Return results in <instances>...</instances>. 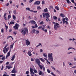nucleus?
Segmentation results:
<instances>
[{
  "label": "nucleus",
  "instance_id": "14",
  "mask_svg": "<svg viewBox=\"0 0 76 76\" xmlns=\"http://www.w3.org/2000/svg\"><path fill=\"white\" fill-rule=\"evenodd\" d=\"M39 60H41L42 62H44V63H45V60H44L42 58H39Z\"/></svg>",
  "mask_w": 76,
  "mask_h": 76
},
{
  "label": "nucleus",
  "instance_id": "33",
  "mask_svg": "<svg viewBox=\"0 0 76 76\" xmlns=\"http://www.w3.org/2000/svg\"><path fill=\"white\" fill-rule=\"evenodd\" d=\"M13 19H14V20H15V19H16V16H15V15H13Z\"/></svg>",
  "mask_w": 76,
  "mask_h": 76
},
{
  "label": "nucleus",
  "instance_id": "47",
  "mask_svg": "<svg viewBox=\"0 0 76 76\" xmlns=\"http://www.w3.org/2000/svg\"><path fill=\"white\" fill-rule=\"evenodd\" d=\"M36 34H39V31H36Z\"/></svg>",
  "mask_w": 76,
  "mask_h": 76
},
{
  "label": "nucleus",
  "instance_id": "1",
  "mask_svg": "<svg viewBox=\"0 0 76 76\" xmlns=\"http://www.w3.org/2000/svg\"><path fill=\"white\" fill-rule=\"evenodd\" d=\"M28 30L26 28H22L21 30V33H22V34L23 35H26V33L28 34Z\"/></svg>",
  "mask_w": 76,
  "mask_h": 76
},
{
  "label": "nucleus",
  "instance_id": "34",
  "mask_svg": "<svg viewBox=\"0 0 76 76\" xmlns=\"http://www.w3.org/2000/svg\"><path fill=\"white\" fill-rule=\"evenodd\" d=\"M43 56L45 57H47V55H45V53L43 54Z\"/></svg>",
  "mask_w": 76,
  "mask_h": 76
},
{
  "label": "nucleus",
  "instance_id": "8",
  "mask_svg": "<svg viewBox=\"0 0 76 76\" xmlns=\"http://www.w3.org/2000/svg\"><path fill=\"white\" fill-rule=\"evenodd\" d=\"M40 68V69H42L44 71H45V67L44 66H43L42 65H40V66H39Z\"/></svg>",
  "mask_w": 76,
  "mask_h": 76
},
{
  "label": "nucleus",
  "instance_id": "17",
  "mask_svg": "<svg viewBox=\"0 0 76 76\" xmlns=\"http://www.w3.org/2000/svg\"><path fill=\"white\" fill-rule=\"evenodd\" d=\"M7 68H8V69L9 70L10 69H12V66H7Z\"/></svg>",
  "mask_w": 76,
  "mask_h": 76
},
{
  "label": "nucleus",
  "instance_id": "53",
  "mask_svg": "<svg viewBox=\"0 0 76 76\" xmlns=\"http://www.w3.org/2000/svg\"><path fill=\"white\" fill-rule=\"evenodd\" d=\"M42 4H45V2H44V1H42Z\"/></svg>",
  "mask_w": 76,
  "mask_h": 76
},
{
  "label": "nucleus",
  "instance_id": "16",
  "mask_svg": "<svg viewBox=\"0 0 76 76\" xmlns=\"http://www.w3.org/2000/svg\"><path fill=\"white\" fill-rule=\"evenodd\" d=\"M60 16H61V17H62V18H64L65 16V15H64L62 13L60 14Z\"/></svg>",
  "mask_w": 76,
  "mask_h": 76
},
{
  "label": "nucleus",
  "instance_id": "21",
  "mask_svg": "<svg viewBox=\"0 0 76 76\" xmlns=\"http://www.w3.org/2000/svg\"><path fill=\"white\" fill-rule=\"evenodd\" d=\"M35 31H36L35 29H33L31 31V33L32 34H34L35 32Z\"/></svg>",
  "mask_w": 76,
  "mask_h": 76
},
{
  "label": "nucleus",
  "instance_id": "58",
  "mask_svg": "<svg viewBox=\"0 0 76 76\" xmlns=\"http://www.w3.org/2000/svg\"><path fill=\"white\" fill-rule=\"evenodd\" d=\"M31 61H34V58H31Z\"/></svg>",
  "mask_w": 76,
  "mask_h": 76
},
{
  "label": "nucleus",
  "instance_id": "4",
  "mask_svg": "<svg viewBox=\"0 0 76 76\" xmlns=\"http://www.w3.org/2000/svg\"><path fill=\"white\" fill-rule=\"evenodd\" d=\"M58 28H60V26H59V24L56 23L54 25V29L56 30H57V29Z\"/></svg>",
  "mask_w": 76,
  "mask_h": 76
},
{
  "label": "nucleus",
  "instance_id": "44",
  "mask_svg": "<svg viewBox=\"0 0 76 76\" xmlns=\"http://www.w3.org/2000/svg\"><path fill=\"white\" fill-rule=\"evenodd\" d=\"M51 68H52L53 70H56V69L53 67V66H51Z\"/></svg>",
  "mask_w": 76,
  "mask_h": 76
},
{
  "label": "nucleus",
  "instance_id": "51",
  "mask_svg": "<svg viewBox=\"0 0 76 76\" xmlns=\"http://www.w3.org/2000/svg\"><path fill=\"white\" fill-rule=\"evenodd\" d=\"M65 20H66L67 21H68L69 20V19H68V18L66 17L65 18Z\"/></svg>",
  "mask_w": 76,
  "mask_h": 76
},
{
  "label": "nucleus",
  "instance_id": "10",
  "mask_svg": "<svg viewBox=\"0 0 76 76\" xmlns=\"http://www.w3.org/2000/svg\"><path fill=\"white\" fill-rule=\"evenodd\" d=\"M26 45H30V42H29V40L28 39H27L26 40Z\"/></svg>",
  "mask_w": 76,
  "mask_h": 76
},
{
  "label": "nucleus",
  "instance_id": "59",
  "mask_svg": "<svg viewBox=\"0 0 76 76\" xmlns=\"http://www.w3.org/2000/svg\"><path fill=\"white\" fill-rule=\"evenodd\" d=\"M10 37H12V36H10L8 37L7 38V39H9V38H10Z\"/></svg>",
  "mask_w": 76,
  "mask_h": 76
},
{
  "label": "nucleus",
  "instance_id": "49",
  "mask_svg": "<svg viewBox=\"0 0 76 76\" xmlns=\"http://www.w3.org/2000/svg\"><path fill=\"white\" fill-rule=\"evenodd\" d=\"M9 63H10V62H7L5 64H6V65H8V64H9Z\"/></svg>",
  "mask_w": 76,
  "mask_h": 76
},
{
  "label": "nucleus",
  "instance_id": "50",
  "mask_svg": "<svg viewBox=\"0 0 76 76\" xmlns=\"http://www.w3.org/2000/svg\"><path fill=\"white\" fill-rule=\"evenodd\" d=\"M5 59V57L4 56L1 59L2 60H4Z\"/></svg>",
  "mask_w": 76,
  "mask_h": 76
},
{
  "label": "nucleus",
  "instance_id": "62",
  "mask_svg": "<svg viewBox=\"0 0 76 76\" xmlns=\"http://www.w3.org/2000/svg\"><path fill=\"white\" fill-rule=\"evenodd\" d=\"M30 74H32L31 75H32V74H33V75H35V73H34V72H32L31 73H30Z\"/></svg>",
  "mask_w": 76,
  "mask_h": 76
},
{
  "label": "nucleus",
  "instance_id": "55",
  "mask_svg": "<svg viewBox=\"0 0 76 76\" xmlns=\"http://www.w3.org/2000/svg\"><path fill=\"white\" fill-rule=\"evenodd\" d=\"M11 75H12V76H16L15 74H11Z\"/></svg>",
  "mask_w": 76,
  "mask_h": 76
},
{
  "label": "nucleus",
  "instance_id": "32",
  "mask_svg": "<svg viewBox=\"0 0 76 76\" xmlns=\"http://www.w3.org/2000/svg\"><path fill=\"white\" fill-rule=\"evenodd\" d=\"M41 24L42 25H43V24H44V21H42L40 23V25H41Z\"/></svg>",
  "mask_w": 76,
  "mask_h": 76
},
{
  "label": "nucleus",
  "instance_id": "5",
  "mask_svg": "<svg viewBox=\"0 0 76 76\" xmlns=\"http://www.w3.org/2000/svg\"><path fill=\"white\" fill-rule=\"evenodd\" d=\"M35 62H36V63L38 65V66H41V65H40V61L38 59H37L35 61Z\"/></svg>",
  "mask_w": 76,
  "mask_h": 76
},
{
  "label": "nucleus",
  "instance_id": "36",
  "mask_svg": "<svg viewBox=\"0 0 76 76\" xmlns=\"http://www.w3.org/2000/svg\"><path fill=\"white\" fill-rule=\"evenodd\" d=\"M29 71H27L26 72V74L28 75V74H29Z\"/></svg>",
  "mask_w": 76,
  "mask_h": 76
},
{
  "label": "nucleus",
  "instance_id": "22",
  "mask_svg": "<svg viewBox=\"0 0 76 76\" xmlns=\"http://www.w3.org/2000/svg\"><path fill=\"white\" fill-rule=\"evenodd\" d=\"M31 23H32V24H35L36 23V22L35 21H34V20H32L31 22Z\"/></svg>",
  "mask_w": 76,
  "mask_h": 76
},
{
  "label": "nucleus",
  "instance_id": "46",
  "mask_svg": "<svg viewBox=\"0 0 76 76\" xmlns=\"http://www.w3.org/2000/svg\"><path fill=\"white\" fill-rule=\"evenodd\" d=\"M7 15V13H5L4 15V17H6V16Z\"/></svg>",
  "mask_w": 76,
  "mask_h": 76
},
{
  "label": "nucleus",
  "instance_id": "43",
  "mask_svg": "<svg viewBox=\"0 0 76 76\" xmlns=\"http://www.w3.org/2000/svg\"><path fill=\"white\" fill-rule=\"evenodd\" d=\"M55 47H58V46H59V45H58L57 44H55Z\"/></svg>",
  "mask_w": 76,
  "mask_h": 76
},
{
  "label": "nucleus",
  "instance_id": "12",
  "mask_svg": "<svg viewBox=\"0 0 76 76\" xmlns=\"http://www.w3.org/2000/svg\"><path fill=\"white\" fill-rule=\"evenodd\" d=\"M28 54L29 56H32V53H31V52L30 51H28Z\"/></svg>",
  "mask_w": 76,
  "mask_h": 76
},
{
  "label": "nucleus",
  "instance_id": "27",
  "mask_svg": "<svg viewBox=\"0 0 76 76\" xmlns=\"http://www.w3.org/2000/svg\"><path fill=\"white\" fill-rule=\"evenodd\" d=\"M66 1L68 4H70V3H71V2H70V1L69 0H66Z\"/></svg>",
  "mask_w": 76,
  "mask_h": 76
},
{
  "label": "nucleus",
  "instance_id": "18",
  "mask_svg": "<svg viewBox=\"0 0 76 76\" xmlns=\"http://www.w3.org/2000/svg\"><path fill=\"white\" fill-rule=\"evenodd\" d=\"M30 73H32V72H33V69L30 68Z\"/></svg>",
  "mask_w": 76,
  "mask_h": 76
},
{
  "label": "nucleus",
  "instance_id": "15",
  "mask_svg": "<svg viewBox=\"0 0 76 76\" xmlns=\"http://www.w3.org/2000/svg\"><path fill=\"white\" fill-rule=\"evenodd\" d=\"M43 73V72L41 71V70H39V75H42Z\"/></svg>",
  "mask_w": 76,
  "mask_h": 76
},
{
  "label": "nucleus",
  "instance_id": "6",
  "mask_svg": "<svg viewBox=\"0 0 76 76\" xmlns=\"http://www.w3.org/2000/svg\"><path fill=\"white\" fill-rule=\"evenodd\" d=\"M19 25L18 24V23H16L15 24V26H14V28L15 29H17L18 30V27L19 26Z\"/></svg>",
  "mask_w": 76,
  "mask_h": 76
},
{
  "label": "nucleus",
  "instance_id": "11",
  "mask_svg": "<svg viewBox=\"0 0 76 76\" xmlns=\"http://www.w3.org/2000/svg\"><path fill=\"white\" fill-rule=\"evenodd\" d=\"M15 55L16 54H15L12 57V59H11L12 61H13V60H15Z\"/></svg>",
  "mask_w": 76,
  "mask_h": 76
},
{
  "label": "nucleus",
  "instance_id": "61",
  "mask_svg": "<svg viewBox=\"0 0 76 76\" xmlns=\"http://www.w3.org/2000/svg\"><path fill=\"white\" fill-rule=\"evenodd\" d=\"M62 21L63 22H65V18H63L62 19Z\"/></svg>",
  "mask_w": 76,
  "mask_h": 76
},
{
  "label": "nucleus",
  "instance_id": "9",
  "mask_svg": "<svg viewBox=\"0 0 76 76\" xmlns=\"http://www.w3.org/2000/svg\"><path fill=\"white\" fill-rule=\"evenodd\" d=\"M40 4V1H36L34 3V5H38Z\"/></svg>",
  "mask_w": 76,
  "mask_h": 76
},
{
  "label": "nucleus",
  "instance_id": "40",
  "mask_svg": "<svg viewBox=\"0 0 76 76\" xmlns=\"http://www.w3.org/2000/svg\"><path fill=\"white\" fill-rule=\"evenodd\" d=\"M42 26H40L39 27H38V29H42Z\"/></svg>",
  "mask_w": 76,
  "mask_h": 76
},
{
  "label": "nucleus",
  "instance_id": "52",
  "mask_svg": "<svg viewBox=\"0 0 76 76\" xmlns=\"http://www.w3.org/2000/svg\"><path fill=\"white\" fill-rule=\"evenodd\" d=\"M14 63H15V62H11V63H10V65H12V64H14Z\"/></svg>",
  "mask_w": 76,
  "mask_h": 76
},
{
  "label": "nucleus",
  "instance_id": "42",
  "mask_svg": "<svg viewBox=\"0 0 76 76\" xmlns=\"http://www.w3.org/2000/svg\"><path fill=\"white\" fill-rule=\"evenodd\" d=\"M13 13L14 14H16V10L14 11Z\"/></svg>",
  "mask_w": 76,
  "mask_h": 76
},
{
  "label": "nucleus",
  "instance_id": "3",
  "mask_svg": "<svg viewBox=\"0 0 76 76\" xmlns=\"http://www.w3.org/2000/svg\"><path fill=\"white\" fill-rule=\"evenodd\" d=\"M42 15L43 17V18H45V16H46V18L48 19V20H49L48 19H49V18L50 17V15H49V14H48V13H46L45 14L43 13H42Z\"/></svg>",
  "mask_w": 76,
  "mask_h": 76
},
{
  "label": "nucleus",
  "instance_id": "63",
  "mask_svg": "<svg viewBox=\"0 0 76 76\" xmlns=\"http://www.w3.org/2000/svg\"><path fill=\"white\" fill-rule=\"evenodd\" d=\"M71 1L72 2V3H74L75 2L74 1V0H71Z\"/></svg>",
  "mask_w": 76,
  "mask_h": 76
},
{
  "label": "nucleus",
  "instance_id": "29",
  "mask_svg": "<svg viewBox=\"0 0 76 76\" xmlns=\"http://www.w3.org/2000/svg\"><path fill=\"white\" fill-rule=\"evenodd\" d=\"M5 26L6 27V31L7 30V29L8 28V26H6V25L5 24Z\"/></svg>",
  "mask_w": 76,
  "mask_h": 76
},
{
  "label": "nucleus",
  "instance_id": "39",
  "mask_svg": "<svg viewBox=\"0 0 76 76\" xmlns=\"http://www.w3.org/2000/svg\"><path fill=\"white\" fill-rule=\"evenodd\" d=\"M51 75H53V76H56L55 75V74H54V73H53V72H51Z\"/></svg>",
  "mask_w": 76,
  "mask_h": 76
},
{
  "label": "nucleus",
  "instance_id": "24",
  "mask_svg": "<svg viewBox=\"0 0 76 76\" xmlns=\"http://www.w3.org/2000/svg\"><path fill=\"white\" fill-rule=\"evenodd\" d=\"M55 9H56L57 10H59V8H58V7L57 6L56 7Z\"/></svg>",
  "mask_w": 76,
  "mask_h": 76
},
{
  "label": "nucleus",
  "instance_id": "13",
  "mask_svg": "<svg viewBox=\"0 0 76 76\" xmlns=\"http://www.w3.org/2000/svg\"><path fill=\"white\" fill-rule=\"evenodd\" d=\"M12 73H16V71L15 70V69H14L12 71Z\"/></svg>",
  "mask_w": 76,
  "mask_h": 76
},
{
  "label": "nucleus",
  "instance_id": "48",
  "mask_svg": "<svg viewBox=\"0 0 76 76\" xmlns=\"http://www.w3.org/2000/svg\"><path fill=\"white\" fill-rule=\"evenodd\" d=\"M33 1L34 0H30L29 2V3H32Z\"/></svg>",
  "mask_w": 76,
  "mask_h": 76
},
{
  "label": "nucleus",
  "instance_id": "28",
  "mask_svg": "<svg viewBox=\"0 0 76 76\" xmlns=\"http://www.w3.org/2000/svg\"><path fill=\"white\" fill-rule=\"evenodd\" d=\"M41 9V7L40 6H38L37 7V9L38 10H40Z\"/></svg>",
  "mask_w": 76,
  "mask_h": 76
},
{
  "label": "nucleus",
  "instance_id": "30",
  "mask_svg": "<svg viewBox=\"0 0 76 76\" xmlns=\"http://www.w3.org/2000/svg\"><path fill=\"white\" fill-rule=\"evenodd\" d=\"M33 71H34V73H37V70L36 69L33 70Z\"/></svg>",
  "mask_w": 76,
  "mask_h": 76
},
{
  "label": "nucleus",
  "instance_id": "57",
  "mask_svg": "<svg viewBox=\"0 0 76 76\" xmlns=\"http://www.w3.org/2000/svg\"><path fill=\"white\" fill-rule=\"evenodd\" d=\"M31 28H33V29H34V28H35V27L34 26H31Z\"/></svg>",
  "mask_w": 76,
  "mask_h": 76
},
{
  "label": "nucleus",
  "instance_id": "25",
  "mask_svg": "<svg viewBox=\"0 0 76 76\" xmlns=\"http://www.w3.org/2000/svg\"><path fill=\"white\" fill-rule=\"evenodd\" d=\"M8 50H9V47L5 49V51H6V52H7L8 51Z\"/></svg>",
  "mask_w": 76,
  "mask_h": 76
},
{
  "label": "nucleus",
  "instance_id": "7",
  "mask_svg": "<svg viewBox=\"0 0 76 76\" xmlns=\"http://www.w3.org/2000/svg\"><path fill=\"white\" fill-rule=\"evenodd\" d=\"M7 46H8V44H6L4 48L3 49V51L4 54H6V52L5 51V50H6V47H7Z\"/></svg>",
  "mask_w": 76,
  "mask_h": 76
},
{
  "label": "nucleus",
  "instance_id": "45",
  "mask_svg": "<svg viewBox=\"0 0 76 76\" xmlns=\"http://www.w3.org/2000/svg\"><path fill=\"white\" fill-rule=\"evenodd\" d=\"M13 47V45H11L10 46V48H12Z\"/></svg>",
  "mask_w": 76,
  "mask_h": 76
},
{
  "label": "nucleus",
  "instance_id": "20",
  "mask_svg": "<svg viewBox=\"0 0 76 76\" xmlns=\"http://www.w3.org/2000/svg\"><path fill=\"white\" fill-rule=\"evenodd\" d=\"M53 18L54 20H56L57 19V16H53Z\"/></svg>",
  "mask_w": 76,
  "mask_h": 76
},
{
  "label": "nucleus",
  "instance_id": "35",
  "mask_svg": "<svg viewBox=\"0 0 76 76\" xmlns=\"http://www.w3.org/2000/svg\"><path fill=\"white\" fill-rule=\"evenodd\" d=\"M13 34H14V35H16L17 34V33L16 31H14V32H13Z\"/></svg>",
  "mask_w": 76,
  "mask_h": 76
},
{
  "label": "nucleus",
  "instance_id": "54",
  "mask_svg": "<svg viewBox=\"0 0 76 76\" xmlns=\"http://www.w3.org/2000/svg\"><path fill=\"white\" fill-rule=\"evenodd\" d=\"M72 47H70L68 48V50H71V49H72Z\"/></svg>",
  "mask_w": 76,
  "mask_h": 76
},
{
  "label": "nucleus",
  "instance_id": "37",
  "mask_svg": "<svg viewBox=\"0 0 76 76\" xmlns=\"http://www.w3.org/2000/svg\"><path fill=\"white\" fill-rule=\"evenodd\" d=\"M10 53L9 52H8V53L7 55V56H10Z\"/></svg>",
  "mask_w": 76,
  "mask_h": 76
},
{
  "label": "nucleus",
  "instance_id": "56",
  "mask_svg": "<svg viewBox=\"0 0 76 76\" xmlns=\"http://www.w3.org/2000/svg\"><path fill=\"white\" fill-rule=\"evenodd\" d=\"M58 21H60V18H58Z\"/></svg>",
  "mask_w": 76,
  "mask_h": 76
},
{
  "label": "nucleus",
  "instance_id": "41",
  "mask_svg": "<svg viewBox=\"0 0 76 76\" xmlns=\"http://www.w3.org/2000/svg\"><path fill=\"white\" fill-rule=\"evenodd\" d=\"M1 32L2 33L4 32V29L3 28H2L1 29Z\"/></svg>",
  "mask_w": 76,
  "mask_h": 76
},
{
  "label": "nucleus",
  "instance_id": "31",
  "mask_svg": "<svg viewBox=\"0 0 76 76\" xmlns=\"http://www.w3.org/2000/svg\"><path fill=\"white\" fill-rule=\"evenodd\" d=\"M47 71L48 73H50V72H51L50 71V70L49 69H48Z\"/></svg>",
  "mask_w": 76,
  "mask_h": 76
},
{
  "label": "nucleus",
  "instance_id": "2",
  "mask_svg": "<svg viewBox=\"0 0 76 76\" xmlns=\"http://www.w3.org/2000/svg\"><path fill=\"white\" fill-rule=\"evenodd\" d=\"M53 53H48V60L51 61H53V57L52 56Z\"/></svg>",
  "mask_w": 76,
  "mask_h": 76
},
{
  "label": "nucleus",
  "instance_id": "26",
  "mask_svg": "<svg viewBox=\"0 0 76 76\" xmlns=\"http://www.w3.org/2000/svg\"><path fill=\"white\" fill-rule=\"evenodd\" d=\"M11 16H10V15H9L8 17V20H9V19H10V18H11Z\"/></svg>",
  "mask_w": 76,
  "mask_h": 76
},
{
  "label": "nucleus",
  "instance_id": "60",
  "mask_svg": "<svg viewBox=\"0 0 76 76\" xmlns=\"http://www.w3.org/2000/svg\"><path fill=\"white\" fill-rule=\"evenodd\" d=\"M4 18L5 20H7V18H6V17H4Z\"/></svg>",
  "mask_w": 76,
  "mask_h": 76
},
{
  "label": "nucleus",
  "instance_id": "64",
  "mask_svg": "<svg viewBox=\"0 0 76 76\" xmlns=\"http://www.w3.org/2000/svg\"><path fill=\"white\" fill-rule=\"evenodd\" d=\"M72 52H68L67 53V54H70L71 53H72Z\"/></svg>",
  "mask_w": 76,
  "mask_h": 76
},
{
  "label": "nucleus",
  "instance_id": "38",
  "mask_svg": "<svg viewBox=\"0 0 76 76\" xmlns=\"http://www.w3.org/2000/svg\"><path fill=\"white\" fill-rule=\"evenodd\" d=\"M30 10L29 8H26V10H29V11H30Z\"/></svg>",
  "mask_w": 76,
  "mask_h": 76
},
{
  "label": "nucleus",
  "instance_id": "23",
  "mask_svg": "<svg viewBox=\"0 0 76 76\" xmlns=\"http://www.w3.org/2000/svg\"><path fill=\"white\" fill-rule=\"evenodd\" d=\"M14 24H15V22L11 21L10 22V25H14Z\"/></svg>",
  "mask_w": 76,
  "mask_h": 76
},
{
  "label": "nucleus",
  "instance_id": "19",
  "mask_svg": "<svg viewBox=\"0 0 76 76\" xmlns=\"http://www.w3.org/2000/svg\"><path fill=\"white\" fill-rule=\"evenodd\" d=\"M44 12H48V10L47 8L45 9L43 11Z\"/></svg>",
  "mask_w": 76,
  "mask_h": 76
}]
</instances>
